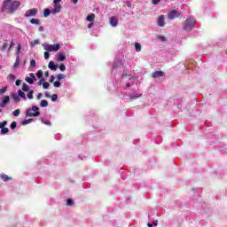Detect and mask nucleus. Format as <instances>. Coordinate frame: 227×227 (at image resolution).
<instances>
[{"label": "nucleus", "mask_w": 227, "mask_h": 227, "mask_svg": "<svg viewBox=\"0 0 227 227\" xmlns=\"http://www.w3.org/2000/svg\"><path fill=\"white\" fill-rule=\"evenodd\" d=\"M74 4H77V3H79V0H72Z\"/></svg>", "instance_id": "nucleus-58"}, {"label": "nucleus", "mask_w": 227, "mask_h": 227, "mask_svg": "<svg viewBox=\"0 0 227 227\" xmlns=\"http://www.w3.org/2000/svg\"><path fill=\"white\" fill-rule=\"evenodd\" d=\"M36 77H38V79H42L43 77V71L38 70L36 73Z\"/></svg>", "instance_id": "nucleus-31"}, {"label": "nucleus", "mask_w": 227, "mask_h": 227, "mask_svg": "<svg viewBox=\"0 0 227 227\" xmlns=\"http://www.w3.org/2000/svg\"><path fill=\"white\" fill-rule=\"evenodd\" d=\"M11 6H12V8H11V13H13V12H14L15 10H17V8H19V6H20V2H19V1H14V2L11 3Z\"/></svg>", "instance_id": "nucleus-15"}, {"label": "nucleus", "mask_w": 227, "mask_h": 227, "mask_svg": "<svg viewBox=\"0 0 227 227\" xmlns=\"http://www.w3.org/2000/svg\"><path fill=\"white\" fill-rule=\"evenodd\" d=\"M15 46V43L13 41L11 42L9 49H12Z\"/></svg>", "instance_id": "nucleus-52"}, {"label": "nucleus", "mask_w": 227, "mask_h": 227, "mask_svg": "<svg viewBox=\"0 0 227 227\" xmlns=\"http://www.w3.org/2000/svg\"><path fill=\"white\" fill-rule=\"evenodd\" d=\"M43 47L44 51H47L48 52H58L59 49H61V44L56 43V44H49V43H44L43 44Z\"/></svg>", "instance_id": "nucleus-5"}, {"label": "nucleus", "mask_w": 227, "mask_h": 227, "mask_svg": "<svg viewBox=\"0 0 227 227\" xmlns=\"http://www.w3.org/2000/svg\"><path fill=\"white\" fill-rule=\"evenodd\" d=\"M22 91H29V85L27 83H23Z\"/></svg>", "instance_id": "nucleus-32"}, {"label": "nucleus", "mask_w": 227, "mask_h": 227, "mask_svg": "<svg viewBox=\"0 0 227 227\" xmlns=\"http://www.w3.org/2000/svg\"><path fill=\"white\" fill-rule=\"evenodd\" d=\"M56 100H58V94H53L51 96V102H56Z\"/></svg>", "instance_id": "nucleus-45"}, {"label": "nucleus", "mask_w": 227, "mask_h": 227, "mask_svg": "<svg viewBox=\"0 0 227 227\" xmlns=\"http://www.w3.org/2000/svg\"><path fill=\"white\" fill-rule=\"evenodd\" d=\"M21 83H22V80H17L16 81V86H19Z\"/></svg>", "instance_id": "nucleus-53"}, {"label": "nucleus", "mask_w": 227, "mask_h": 227, "mask_svg": "<svg viewBox=\"0 0 227 227\" xmlns=\"http://www.w3.org/2000/svg\"><path fill=\"white\" fill-rule=\"evenodd\" d=\"M20 49H22V46L20 44H18V48H17V57H16V60L15 63L13 65V68H17L19 67V65L20 64Z\"/></svg>", "instance_id": "nucleus-6"}, {"label": "nucleus", "mask_w": 227, "mask_h": 227, "mask_svg": "<svg viewBox=\"0 0 227 227\" xmlns=\"http://www.w3.org/2000/svg\"><path fill=\"white\" fill-rule=\"evenodd\" d=\"M12 98H13L14 102H16V103L20 102V98L17 94H12Z\"/></svg>", "instance_id": "nucleus-30"}, {"label": "nucleus", "mask_w": 227, "mask_h": 227, "mask_svg": "<svg viewBox=\"0 0 227 227\" xmlns=\"http://www.w3.org/2000/svg\"><path fill=\"white\" fill-rule=\"evenodd\" d=\"M164 75H166L165 72L162 71H155L153 73L152 77L153 79H159L160 77H164Z\"/></svg>", "instance_id": "nucleus-13"}, {"label": "nucleus", "mask_w": 227, "mask_h": 227, "mask_svg": "<svg viewBox=\"0 0 227 227\" xmlns=\"http://www.w3.org/2000/svg\"><path fill=\"white\" fill-rule=\"evenodd\" d=\"M40 43L39 40H35L34 42L31 43V47H35V45H38Z\"/></svg>", "instance_id": "nucleus-44"}, {"label": "nucleus", "mask_w": 227, "mask_h": 227, "mask_svg": "<svg viewBox=\"0 0 227 227\" xmlns=\"http://www.w3.org/2000/svg\"><path fill=\"white\" fill-rule=\"evenodd\" d=\"M57 61H65L67 59V56H65V53L58 52L56 55Z\"/></svg>", "instance_id": "nucleus-16"}, {"label": "nucleus", "mask_w": 227, "mask_h": 227, "mask_svg": "<svg viewBox=\"0 0 227 227\" xmlns=\"http://www.w3.org/2000/svg\"><path fill=\"white\" fill-rule=\"evenodd\" d=\"M65 77H67V75L63 74H59L57 75V80L58 81H61L62 79H65Z\"/></svg>", "instance_id": "nucleus-35"}, {"label": "nucleus", "mask_w": 227, "mask_h": 227, "mask_svg": "<svg viewBox=\"0 0 227 227\" xmlns=\"http://www.w3.org/2000/svg\"><path fill=\"white\" fill-rule=\"evenodd\" d=\"M30 24H35V26H40V20L38 19L30 20Z\"/></svg>", "instance_id": "nucleus-26"}, {"label": "nucleus", "mask_w": 227, "mask_h": 227, "mask_svg": "<svg viewBox=\"0 0 227 227\" xmlns=\"http://www.w3.org/2000/svg\"><path fill=\"white\" fill-rule=\"evenodd\" d=\"M18 96H20V98H23V100H27V98H26V93L20 90H18Z\"/></svg>", "instance_id": "nucleus-21"}, {"label": "nucleus", "mask_w": 227, "mask_h": 227, "mask_svg": "<svg viewBox=\"0 0 227 227\" xmlns=\"http://www.w3.org/2000/svg\"><path fill=\"white\" fill-rule=\"evenodd\" d=\"M140 97H143V94H138V93L129 94L130 100H136V98H140Z\"/></svg>", "instance_id": "nucleus-18"}, {"label": "nucleus", "mask_w": 227, "mask_h": 227, "mask_svg": "<svg viewBox=\"0 0 227 227\" xmlns=\"http://www.w3.org/2000/svg\"><path fill=\"white\" fill-rule=\"evenodd\" d=\"M5 49H8V43H4L1 48V51H5Z\"/></svg>", "instance_id": "nucleus-47"}, {"label": "nucleus", "mask_w": 227, "mask_h": 227, "mask_svg": "<svg viewBox=\"0 0 227 227\" xmlns=\"http://www.w3.org/2000/svg\"><path fill=\"white\" fill-rule=\"evenodd\" d=\"M51 57V53H49V51H45L44 52V59H49V58Z\"/></svg>", "instance_id": "nucleus-46"}, {"label": "nucleus", "mask_w": 227, "mask_h": 227, "mask_svg": "<svg viewBox=\"0 0 227 227\" xmlns=\"http://www.w3.org/2000/svg\"><path fill=\"white\" fill-rule=\"evenodd\" d=\"M118 16H112L109 20V24L112 26V27H116L118 26Z\"/></svg>", "instance_id": "nucleus-12"}, {"label": "nucleus", "mask_w": 227, "mask_h": 227, "mask_svg": "<svg viewBox=\"0 0 227 227\" xmlns=\"http://www.w3.org/2000/svg\"><path fill=\"white\" fill-rule=\"evenodd\" d=\"M6 125H8V121H4L3 122H0V129H5Z\"/></svg>", "instance_id": "nucleus-34"}, {"label": "nucleus", "mask_w": 227, "mask_h": 227, "mask_svg": "<svg viewBox=\"0 0 227 227\" xmlns=\"http://www.w3.org/2000/svg\"><path fill=\"white\" fill-rule=\"evenodd\" d=\"M39 31H40V33H43V31H44L43 27H39Z\"/></svg>", "instance_id": "nucleus-56"}, {"label": "nucleus", "mask_w": 227, "mask_h": 227, "mask_svg": "<svg viewBox=\"0 0 227 227\" xmlns=\"http://www.w3.org/2000/svg\"><path fill=\"white\" fill-rule=\"evenodd\" d=\"M29 76L30 77L25 78L26 82H27L28 84H35V81H36V76H35V74L33 73H30Z\"/></svg>", "instance_id": "nucleus-11"}, {"label": "nucleus", "mask_w": 227, "mask_h": 227, "mask_svg": "<svg viewBox=\"0 0 227 227\" xmlns=\"http://www.w3.org/2000/svg\"><path fill=\"white\" fill-rule=\"evenodd\" d=\"M85 141H95L96 137H98V133H89L87 135H83Z\"/></svg>", "instance_id": "nucleus-9"}, {"label": "nucleus", "mask_w": 227, "mask_h": 227, "mask_svg": "<svg viewBox=\"0 0 227 227\" xmlns=\"http://www.w3.org/2000/svg\"><path fill=\"white\" fill-rule=\"evenodd\" d=\"M20 109H16L15 111L12 112V116H20Z\"/></svg>", "instance_id": "nucleus-33"}, {"label": "nucleus", "mask_w": 227, "mask_h": 227, "mask_svg": "<svg viewBox=\"0 0 227 227\" xmlns=\"http://www.w3.org/2000/svg\"><path fill=\"white\" fill-rule=\"evenodd\" d=\"M40 108L36 106H32V107L26 110V118H38L40 116Z\"/></svg>", "instance_id": "nucleus-3"}, {"label": "nucleus", "mask_w": 227, "mask_h": 227, "mask_svg": "<svg viewBox=\"0 0 227 227\" xmlns=\"http://www.w3.org/2000/svg\"><path fill=\"white\" fill-rule=\"evenodd\" d=\"M148 227H153V223H147Z\"/></svg>", "instance_id": "nucleus-60"}, {"label": "nucleus", "mask_w": 227, "mask_h": 227, "mask_svg": "<svg viewBox=\"0 0 227 227\" xmlns=\"http://www.w3.org/2000/svg\"><path fill=\"white\" fill-rule=\"evenodd\" d=\"M135 51L136 52H141V43H135Z\"/></svg>", "instance_id": "nucleus-24"}, {"label": "nucleus", "mask_w": 227, "mask_h": 227, "mask_svg": "<svg viewBox=\"0 0 227 227\" xmlns=\"http://www.w3.org/2000/svg\"><path fill=\"white\" fill-rule=\"evenodd\" d=\"M15 129H17V121H12L11 123V129L15 130Z\"/></svg>", "instance_id": "nucleus-37"}, {"label": "nucleus", "mask_w": 227, "mask_h": 227, "mask_svg": "<svg viewBox=\"0 0 227 227\" xmlns=\"http://www.w3.org/2000/svg\"><path fill=\"white\" fill-rule=\"evenodd\" d=\"M214 137H215V135H213V139H214Z\"/></svg>", "instance_id": "nucleus-64"}, {"label": "nucleus", "mask_w": 227, "mask_h": 227, "mask_svg": "<svg viewBox=\"0 0 227 227\" xmlns=\"http://www.w3.org/2000/svg\"><path fill=\"white\" fill-rule=\"evenodd\" d=\"M43 82H45V78H40V80L38 82V85L42 86V84H43Z\"/></svg>", "instance_id": "nucleus-48"}, {"label": "nucleus", "mask_w": 227, "mask_h": 227, "mask_svg": "<svg viewBox=\"0 0 227 227\" xmlns=\"http://www.w3.org/2000/svg\"><path fill=\"white\" fill-rule=\"evenodd\" d=\"M160 40H164V36H160Z\"/></svg>", "instance_id": "nucleus-62"}, {"label": "nucleus", "mask_w": 227, "mask_h": 227, "mask_svg": "<svg viewBox=\"0 0 227 227\" xmlns=\"http://www.w3.org/2000/svg\"><path fill=\"white\" fill-rule=\"evenodd\" d=\"M8 79H9V81H15V79H17V77H15V74H9V76H8Z\"/></svg>", "instance_id": "nucleus-43"}, {"label": "nucleus", "mask_w": 227, "mask_h": 227, "mask_svg": "<svg viewBox=\"0 0 227 227\" xmlns=\"http://www.w3.org/2000/svg\"><path fill=\"white\" fill-rule=\"evenodd\" d=\"M40 98H42V93L37 94V100H40Z\"/></svg>", "instance_id": "nucleus-57"}, {"label": "nucleus", "mask_w": 227, "mask_h": 227, "mask_svg": "<svg viewBox=\"0 0 227 227\" xmlns=\"http://www.w3.org/2000/svg\"><path fill=\"white\" fill-rule=\"evenodd\" d=\"M86 20H88V22H93V20H95V14L90 13L87 16Z\"/></svg>", "instance_id": "nucleus-22"}, {"label": "nucleus", "mask_w": 227, "mask_h": 227, "mask_svg": "<svg viewBox=\"0 0 227 227\" xmlns=\"http://www.w3.org/2000/svg\"><path fill=\"white\" fill-rule=\"evenodd\" d=\"M0 113H3V109L0 108Z\"/></svg>", "instance_id": "nucleus-63"}, {"label": "nucleus", "mask_w": 227, "mask_h": 227, "mask_svg": "<svg viewBox=\"0 0 227 227\" xmlns=\"http://www.w3.org/2000/svg\"><path fill=\"white\" fill-rule=\"evenodd\" d=\"M61 0H53L54 7L53 9H44L43 15L44 17H49V15H56L61 12Z\"/></svg>", "instance_id": "nucleus-2"}, {"label": "nucleus", "mask_w": 227, "mask_h": 227, "mask_svg": "<svg viewBox=\"0 0 227 227\" xmlns=\"http://www.w3.org/2000/svg\"><path fill=\"white\" fill-rule=\"evenodd\" d=\"M196 24V20L193 17H189L184 23V31H192L194 29V25Z\"/></svg>", "instance_id": "nucleus-4"}, {"label": "nucleus", "mask_w": 227, "mask_h": 227, "mask_svg": "<svg viewBox=\"0 0 227 227\" xmlns=\"http://www.w3.org/2000/svg\"><path fill=\"white\" fill-rule=\"evenodd\" d=\"M41 122L43 123L44 125H48V127H51V121L46 120L45 118H41Z\"/></svg>", "instance_id": "nucleus-23"}, {"label": "nucleus", "mask_w": 227, "mask_h": 227, "mask_svg": "<svg viewBox=\"0 0 227 227\" xmlns=\"http://www.w3.org/2000/svg\"><path fill=\"white\" fill-rule=\"evenodd\" d=\"M33 121V119L24 120L20 122L21 125H29Z\"/></svg>", "instance_id": "nucleus-29"}, {"label": "nucleus", "mask_w": 227, "mask_h": 227, "mask_svg": "<svg viewBox=\"0 0 227 227\" xmlns=\"http://www.w3.org/2000/svg\"><path fill=\"white\" fill-rule=\"evenodd\" d=\"M74 200L68 199V200H67V205L68 207H72V205H74Z\"/></svg>", "instance_id": "nucleus-38"}, {"label": "nucleus", "mask_w": 227, "mask_h": 227, "mask_svg": "<svg viewBox=\"0 0 227 227\" xmlns=\"http://www.w3.org/2000/svg\"><path fill=\"white\" fill-rule=\"evenodd\" d=\"M158 26L164 27V16H160L158 19Z\"/></svg>", "instance_id": "nucleus-19"}, {"label": "nucleus", "mask_w": 227, "mask_h": 227, "mask_svg": "<svg viewBox=\"0 0 227 227\" xmlns=\"http://www.w3.org/2000/svg\"><path fill=\"white\" fill-rule=\"evenodd\" d=\"M9 10L10 13H12V1L4 0L3 3L2 12H4Z\"/></svg>", "instance_id": "nucleus-7"}, {"label": "nucleus", "mask_w": 227, "mask_h": 227, "mask_svg": "<svg viewBox=\"0 0 227 227\" xmlns=\"http://www.w3.org/2000/svg\"><path fill=\"white\" fill-rule=\"evenodd\" d=\"M153 226H157V221L153 223Z\"/></svg>", "instance_id": "nucleus-61"}, {"label": "nucleus", "mask_w": 227, "mask_h": 227, "mask_svg": "<svg viewBox=\"0 0 227 227\" xmlns=\"http://www.w3.org/2000/svg\"><path fill=\"white\" fill-rule=\"evenodd\" d=\"M30 67H31L32 68H35V67H36V60L32 59V60L30 61Z\"/></svg>", "instance_id": "nucleus-41"}, {"label": "nucleus", "mask_w": 227, "mask_h": 227, "mask_svg": "<svg viewBox=\"0 0 227 227\" xmlns=\"http://www.w3.org/2000/svg\"><path fill=\"white\" fill-rule=\"evenodd\" d=\"M168 17L170 20H173V19H176V17H180V12L176 10H172L168 12Z\"/></svg>", "instance_id": "nucleus-10"}, {"label": "nucleus", "mask_w": 227, "mask_h": 227, "mask_svg": "<svg viewBox=\"0 0 227 227\" xmlns=\"http://www.w3.org/2000/svg\"><path fill=\"white\" fill-rule=\"evenodd\" d=\"M126 6H128V8H131L132 3H130V1H126Z\"/></svg>", "instance_id": "nucleus-49"}, {"label": "nucleus", "mask_w": 227, "mask_h": 227, "mask_svg": "<svg viewBox=\"0 0 227 227\" xmlns=\"http://www.w3.org/2000/svg\"><path fill=\"white\" fill-rule=\"evenodd\" d=\"M37 14H38V9L33 8V9L26 11L24 16L27 19L29 17H36Z\"/></svg>", "instance_id": "nucleus-8"}, {"label": "nucleus", "mask_w": 227, "mask_h": 227, "mask_svg": "<svg viewBox=\"0 0 227 227\" xmlns=\"http://www.w3.org/2000/svg\"><path fill=\"white\" fill-rule=\"evenodd\" d=\"M8 132H10V129L8 128H2L0 134L2 136H4V135L8 134Z\"/></svg>", "instance_id": "nucleus-25"}, {"label": "nucleus", "mask_w": 227, "mask_h": 227, "mask_svg": "<svg viewBox=\"0 0 227 227\" xmlns=\"http://www.w3.org/2000/svg\"><path fill=\"white\" fill-rule=\"evenodd\" d=\"M0 178L4 182H8V180H12V177H10L9 176H7L5 174H0Z\"/></svg>", "instance_id": "nucleus-20"}, {"label": "nucleus", "mask_w": 227, "mask_h": 227, "mask_svg": "<svg viewBox=\"0 0 227 227\" xmlns=\"http://www.w3.org/2000/svg\"><path fill=\"white\" fill-rule=\"evenodd\" d=\"M87 27H88L89 29H91V27H93V23H89L88 26H87Z\"/></svg>", "instance_id": "nucleus-55"}, {"label": "nucleus", "mask_w": 227, "mask_h": 227, "mask_svg": "<svg viewBox=\"0 0 227 227\" xmlns=\"http://www.w3.org/2000/svg\"><path fill=\"white\" fill-rule=\"evenodd\" d=\"M59 70H60L61 72H65V70H67V67L65 66V64H61V65L59 66Z\"/></svg>", "instance_id": "nucleus-42"}, {"label": "nucleus", "mask_w": 227, "mask_h": 227, "mask_svg": "<svg viewBox=\"0 0 227 227\" xmlns=\"http://www.w3.org/2000/svg\"><path fill=\"white\" fill-rule=\"evenodd\" d=\"M6 90H8V87H3L0 89V95H4V93H6Z\"/></svg>", "instance_id": "nucleus-40"}, {"label": "nucleus", "mask_w": 227, "mask_h": 227, "mask_svg": "<svg viewBox=\"0 0 227 227\" xmlns=\"http://www.w3.org/2000/svg\"><path fill=\"white\" fill-rule=\"evenodd\" d=\"M112 75L114 76V88H121L126 82V88H130V82L129 81H134V76L123 64V60L115 58L112 66Z\"/></svg>", "instance_id": "nucleus-1"}, {"label": "nucleus", "mask_w": 227, "mask_h": 227, "mask_svg": "<svg viewBox=\"0 0 227 227\" xmlns=\"http://www.w3.org/2000/svg\"><path fill=\"white\" fill-rule=\"evenodd\" d=\"M55 80H56V77H54V75H51L50 78V82H54Z\"/></svg>", "instance_id": "nucleus-51"}, {"label": "nucleus", "mask_w": 227, "mask_h": 227, "mask_svg": "<svg viewBox=\"0 0 227 227\" xmlns=\"http://www.w3.org/2000/svg\"><path fill=\"white\" fill-rule=\"evenodd\" d=\"M44 75H45V77H49V71H46V72L44 73Z\"/></svg>", "instance_id": "nucleus-59"}, {"label": "nucleus", "mask_w": 227, "mask_h": 227, "mask_svg": "<svg viewBox=\"0 0 227 227\" xmlns=\"http://www.w3.org/2000/svg\"><path fill=\"white\" fill-rule=\"evenodd\" d=\"M34 93H35V90H29V92H28L27 95V98L29 100H33V98H34V97H33Z\"/></svg>", "instance_id": "nucleus-28"}, {"label": "nucleus", "mask_w": 227, "mask_h": 227, "mask_svg": "<svg viewBox=\"0 0 227 227\" xmlns=\"http://www.w3.org/2000/svg\"><path fill=\"white\" fill-rule=\"evenodd\" d=\"M8 104H10V96H5L0 104V107L4 108L6 106H8Z\"/></svg>", "instance_id": "nucleus-14"}, {"label": "nucleus", "mask_w": 227, "mask_h": 227, "mask_svg": "<svg viewBox=\"0 0 227 227\" xmlns=\"http://www.w3.org/2000/svg\"><path fill=\"white\" fill-rule=\"evenodd\" d=\"M159 3H160V0H153V4L154 5L159 4Z\"/></svg>", "instance_id": "nucleus-50"}, {"label": "nucleus", "mask_w": 227, "mask_h": 227, "mask_svg": "<svg viewBox=\"0 0 227 227\" xmlns=\"http://www.w3.org/2000/svg\"><path fill=\"white\" fill-rule=\"evenodd\" d=\"M49 86H51V84H50L49 82H44L43 83V88L44 90H49Z\"/></svg>", "instance_id": "nucleus-39"}, {"label": "nucleus", "mask_w": 227, "mask_h": 227, "mask_svg": "<svg viewBox=\"0 0 227 227\" xmlns=\"http://www.w3.org/2000/svg\"><path fill=\"white\" fill-rule=\"evenodd\" d=\"M44 95L46 98H51V94L49 92L46 91Z\"/></svg>", "instance_id": "nucleus-54"}, {"label": "nucleus", "mask_w": 227, "mask_h": 227, "mask_svg": "<svg viewBox=\"0 0 227 227\" xmlns=\"http://www.w3.org/2000/svg\"><path fill=\"white\" fill-rule=\"evenodd\" d=\"M54 88H60L61 87V82L58 80L57 82H53Z\"/></svg>", "instance_id": "nucleus-36"}, {"label": "nucleus", "mask_w": 227, "mask_h": 227, "mask_svg": "<svg viewBox=\"0 0 227 227\" xmlns=\"http://www.w3.org/2000/svg\"><path fill=\"white\" fill-rule=\"evenodd\" d=\"M40 106H41V107H47V106H49V102L45 99H43L40 102Z\"/></svg>", "instance_id": "nucleus-27"}, {"label": "nucleus", "mask_w": 227, "mask_h": 227, "mask_svg": "<svg viewBox=\"0 0 227 227\" xmlns=\"http://www.w3.org/2000/svg\"><path fill=\"white\" fill-rule=\"evenodd\" d=\"M48 68H50V70L56 71L58 70V65H55L54 61H50L48 64Z\"/></svg>", "instance_id": "nucleus-17"}]
</instances>
